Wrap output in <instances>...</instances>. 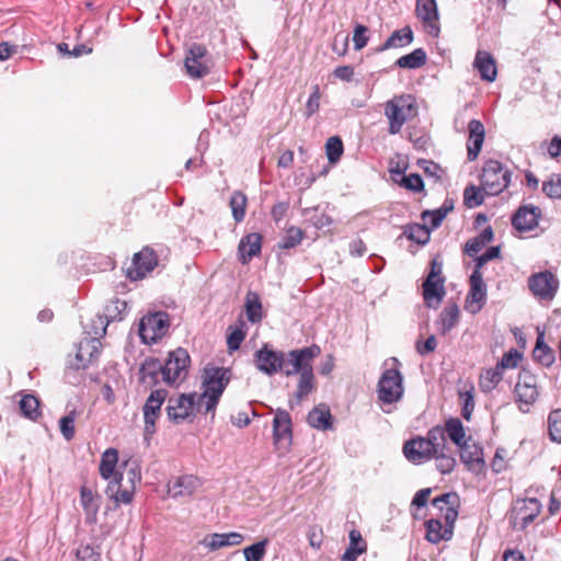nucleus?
Masks as SVG:
<instances>
[{
  "label": "nucleus",
  "mask_w": 561,
  "mask_h": 561,
  "mask_svg": "<svg viewBox=\"0 0 561 561\" xmlns=\"http://www.w3.org/2000/svg\"><path fill=\"white\" fill-rule=\"evenodd\" d=\"M247 196L242 192H234L230 197V207L236 221L243 220L245 215Z\"/></svg>",
  "instance_id": "48"
},
{
  "label": "nucleus",
  "mask_w": 561,
  "mask_h": 561,
  "mask_svg": "<svg viewBox=\"0 0 561 561\" xmlns=\"http://www.w3.org/2000/svg\"><path fill=\"white\" fill-rule=\"evenodd\" d=\"M195 394H180L168 400L167 414L174 423H181L187 419L195 405Z\"/></svg>",
  "instance_id": "17"
},
{
  "label": "nucleus",
  "mask_w": 561,
  "mask_h": 561,
  "mask_svg": "<svg viewBox=\"0 0 561 561\" xmlns=\"http://www.w3.org/2000/svg\"><path fill=\"white\" fill-rule=\"evenodd\" d=\"M448 211H449V208H446V203H445L440 208H438L436 210H425L422 214V219L424 221H430L432 225V228L435 229L442 224L444 218L447 216Z\"/></svg>",
  "instance_id": "56"
},
{
  "label": "nucleus",
  "mask_w": 561,
  "mask_h": 561,
  "mask_svg": "<svg viewBox=\"0 0 561 561\" xmlns=\"http://www.w3.org/2000/svg\"><path fill=\"white\" fill-rule=\"evenodd\" d=\"M469 138L467 142L468 160L473 161L479 156L484 137L485 129L483 124L478 119H471L468 124Z\"/></svg>",
  "instance_id": "25"
},
{
  "label": "nucleus",
  "mask_w": 561,
  "mask_h": 561,
  "mask_svg": "<svg viewBox=\"0 0 561 561\" xmlns=\"http://www.w3.org/2000/svg\"><path fill=\"white\" fill-rule=\"evenodd\" d=\"M191 363L190 355L186 350L179 347L169 354L163 368V382L169 386L182 382L187 374Z\"/></svg>",
  "instance_id": "6"
},
{
  "label": "nucleus",
  "mask_w": 561,
  "mask_h": 561,
  "mask_svg": "<svg viewBox=\"0 0 561 561\" xmlns=\"http://www.w3.org/2000/svg\"><path fill=\"white\" fill-rule=\"evenodd\" d=\"M432 459H435L436 468L443 474L450 473L456 466L454 453L449 447L443 448L442 451L434 453Z\"/></svg>",
  "instance_id": "39"
},
{
  "label": "nucleus",
  "mask_w": 561,
  "mask_h": 561,
  "mask_svg": "<svg viewBox=\"0 0 561 561\" xmlns=\"http://www.w3.org/2000/svg\"><path fill=\"white\" fill-rule=\"evenodd\" d=\"M533 354L534 358L546 367L551 366L554 362V352L543 343L541 336L537 339Z\"/></svg>",
  "instance_id": "45"
},
{
  "label": "nucleus",
  "mask_w": 561,
  "mask_h": 561,
  "mask_svg": "<svg viewBox=\"0 0 561 561\" xmlns=\"http://www.w3.org/2000/svg\"><path fill=\"white\" fill-rule=\"evenodd\" d=\"M434 449V453L442 451L443 448L448 447L446 443L445 428L435 426L427 432L426 437H423Z\"/></svg>",
  "instance_id": "46"
},
{
  "label": "nucleus",
  "mask_w": 561,
  "mask_h": 561,
  "mask_svg": "<svg viewBox=\"0 0 561 561\" xmlns=\"http://www.w3.org/2000/svg\"><path fill=\"white\" fill-rule=\"evenodd\" d=\"M416 114L415 100L411 94L393 96L385 104V116L389 122V134L400 133L405 122Z\"/></svg>",
  "instance_id": "2"
},
{
  "label": "nucleus",
  "mask_w": 561,
  "mask_h": 561,
  "mask_svg": "<svg viewBox=\"0 0 561 561\" xmlns=\"http://www.w3.org/2000/svg\"><path fill=\"white\" fill-rule=\"evenodd\" d=\"M474 68L478 69L482 80L493 82L496 79V65L490 53L479 50L474 58Z\"/></svg>",
  "instance_id": "28"
},
{
  "label": "nucleus",
  "mask_w": 561,
  "mask_h": 561,
  "mask_svg": "<svg viewBox=\"0 0 561 561\" xmlns=\"http://www.w3.org/2000/svg\"><path fill=\"white\" fill-rule=\"evenodd\" d=\"M255 367L266 374L273 376L280 371L284 364V353L273 350L268 344H264L254 353Z\"/></svg>",
  "instance_id": "12"
},
{
  "label": "nucleus",
  "mask_w": 561,
  "mask_h": 561,
  "mask_svg": "<svg viewBox=\"0 0 561 561\" xmlns=\"http://www.w3.org/2000/svg\"><path fill=\"white\" fill-rule=\"evenodd\" d=\"M163 380V368L159 359H146L139 370V381L147 388H152Z\"/></svg>",
  "instance_id": "27"
},
{
  "label": "nucleus",
  "mask_w": 561,
  "mask_h": 561,
  "mask_svg": "<svg viewBox=\"0 0 561 561\" xmlns=\"http://www.w3.org/2000/svg\"><path fill=\"white\" fill-rule=\"evenodd\" d=\"M416 15L423 22L426 32L437 37L439 35V18L436 0H416Z\"/></svg>",
  "instance_id": "16"
},
{
  "label": "nucleus",
  "mask_w": 561,
  "mask_h": 561,
  "mask_svg": "<svg viewBox=\"0 0 561 561\" xmlns=\"http://www.w3.org/2000/svg\"><path fill=\"white\" fill-rule=\"evenodd\" d=\"M408 238L419 244H425L430 240V230L421 225H414L407 231Z\"/></svg>",
  "instance_id": "57"
},
{
  "label": "nucleus",
  "mask_w": 561,
  "mask_h": 561,
  "mask_svg": "<svg viewBox=\"0 0 561 561\" xmlns=\"http://www.w3.org/2000/svg\"><path fill=\"white\" fill-rule=\"evenodd\" d=\"M400 184L412 192H421L424 188L423 180L416 173L402 176Z\"/></svg>",
  "instance_id": "61"
},
{
  "label": "nucleus",
  "mask_w": 561,
  "mask_h": 561,
  "mask_svg": "<svg viewBox=\"0 0 561 561\" xmlns=\"http://www.w3.org/2000/svg\"><path fill=\"white\" fill-rule=\"evenodd\" d=\"M320 347L312 345L284 353V364L280 371L286 376L301 375L305 367H312L311 360L320 354Z\"/></svg>",
  "instance_id": "7"
},
{
  "label": "nucleus",
  "mask_w": 561,
  "mask_h": 561,
  "mask_svg": "<svg viewBox=\"0 0 561 561\" xmlns=\"http://www.w3.org/2000/svg\"><path fill=\"white\" fill-rule=\"evenodd\" d=\"M304 237L305 233L300 228L291 226L286 230L280 242L278 243V247L284 250L295 248L296 245L300 244Z\"/></svg>",
  "instance_id": "47"
},
{
  "label": "nucleus",
  "mask_w": 561,
  "mask_h": 561,
  "mask_svg": "<svg viewBox=\"0 0 561 561\" xmlns=\"http://www.w3.org/2000/svg\"><path fill=\"white\" fill-rule=\"evenodd\" d=\"M201 486V481L197 477L185 474L178 477L174 481L168 484V493L171 497L192 496Z\"/></svg>",
  "instance_id": "23"
},
{
  "label": "nucleus",
  "mask_w": 561,
  "mask_h": 561,
  "mask_svg": "<svg viewBox=\"0 0 561 561\" xmlns=\"http://www.w3.org/2000/svg\"><path fill=\"white\" fill-rule=\"evenodd\" d=\"M548 430L551 439L561 443V409L550 412L548 416Z\"/></svg>",
  "instance_id": "52"
},
{
  "label": "nucleus",
  "mask_w": 561,
  "mask_h": 561,
  "mask_svg": "<svg viewBox=\"0 0 561 561\" xmlns=\"http://www.w3.org/2000/svg\"><path fill=\"white\" fill-rule=\"evenodd\" d=\"M481 188L476 187L473 185L466 187L463 193L465 204L468 207H476L483 203V195L481 193Z\"/></svg>",
  "instance_id": "58"
},
{
  "label": "nucleus",
  "mask_w": 561,
  "mask_h": 561,
  "mask_svg": "<svg viewBox=\"0 0 561 561\" xmlns=\"http://www.w3.org/2000/svg\"><path fill=\"white\" fill-rule=\"evenodd\" d=\"M127 312V304L124 300L115 299L111 300L104 308L102 317L110 323L112 321L123 320Z\"/></svg>",
  "instance_id": "43"
},
{
  "label": "nucleus",
  "mask_w": 561,
  "mask_h": 561,
  "mask_svg": "<svg viewBox=\"0 0 561 561\" xmlns=\"http://www.w3.org/2000/svg\"><path fill=\"white\" fill-rule=\"evenodd\" d=\"M325 151L331 163L337 162L343 153L342 140L336 136L330 137L325 145Z\"/></svg>",
  "instance_id": "53"
},
{
  "label": "nucleus",
  "mask_w": 561,
  "mask_h": 561,
  "mask_svg": "<svg viewBox=\"0 0 561 561\" xmlns=\"http://www.w3.org/2000/svg\"><path fill=\"white\" fill-rule=\"evenodd\" d=\"M167 397L168 391L165 389H156L151 391V393L147 398L142 408L146 434L154 433L156 421L159 419L161 414V407L165 401Z\"/></svg>",
  "instance_id": "13"
},
{
  "label": "nucleus",
  "mask_w": 561,
  "mask_h": 561,
  "mask_svg": "<svg viewBox=\"0 0 561 561\" xmlns=\"http://www.w3.org/2000/svg\"><path fill=\"white\" fill-rule=\"evenodd\" d=\"M500 256V247L489 248L482 255L476 260L474 271H481V267L489 261Z\"/></svg>",
  "instance_id": "64"
},
{
  "label": "nucleus",
  "mask_w": 561,
  "mask_h": 561,
  "mask_svg": "<svg viewBox=\"0 0 561 561\" xmlns=\"http://www.w3.org/2000/svg\"><path fill=\"white\" fill-rule=\"evenodd\" d=\"M219 399H220V397L213 396V394H209L208 392L204 391L202 394H199L197 397V401H195V405H197V408L199 410H202L204 408L205 413H211L214 415L215 409L218 404Z\"/></svg>",
  "instance_id": "55"
},
{
  "label": "nucleus",
  "mask_w": 561,
  "mask_h": 561,
  "mask_svg": "<svg viewBox=\"0 0 561 561\" xmlns=\"http://www.w3.org/2000/svg\"><path fill=\"white\" fill-rule=\"evenodd\" d=\"M486 300V286L481 271H473L470 276V290L466 299V309L471 313L479 312Z\"/></svg>",
  "instance_id": "15"
},
{
  "label": "nucleus",
  "mask_w": 561,
  "mask_h": 561,
  "mask_svg": "<svg viewBox=\"0 0 561 561\" xmlns=\"http://www.w3.org/2000/svg\"><path fill=\"white\" fill-rule=\"evenodd\" d=\"M368 28L363 24H357L354 28L353 42L356 50L363 49L368 43Z\"/></svg>",
  "instance_id": "62"
},
{
  "label": "nucleus",
  "mask_w": 561,
  "mask_h": 561,
  "mask_svg": "<svg viewBox=\"0 0 561 561\" xmlns=\"http://www.w3.org/2000/svg\"><path fill=\"white\" fill-rule=\"evenodd\" d=\"M101 353V342L96 337H85L79 345L76 358L71 362L75 369H84L93 359L98 358Z\"/></svg>",
  "instance_id": "20"
},
{
  "label": "nucleus",
  "mask_w": 561,
  "mask_h": 561,
  "mask_svg": "<svg viewBox=\"0 0 561 561\" xmlns=\"http://www.w3.org/2000/svg\"><path fill=\"white\" fill-rule=\"evenodd\" d=\"M457 501L456 494L446 493L433 500L432 504L442 512L445 520L443 525L438 518H431L425 523V538L432 543H438L442 540H449L453 537L454 524L458 512L455 507Z\"/></svg>",
  "instance_id": "1"
},
{
  "label": "nucleus",
  "mask_w": 561,
  "mask_h": 561,
  "mask_svg": "<svg viewBox=\"0 0 561 561\" xmlns=\"http://www.w3.org/2000/svg\"><path fill=\"white\" fill-rule=\"evenodd\" d=\"M39 402L37 398L32 394L24 396L20 401V410L22 414L28 419H36L39 414L38 412Z\"/></svg>",
  "instance_id": "50"
},
{
  "label": "nucleus",
  "mask_w": 561,
  "mask_h": 561,
  "mask_svg": "<svg viewBox=\"0 0 561 561\" xmlns=\"http://www.w3.org/2000/svg\"><path fill=\"white\" fill-rule=\"evenodd\" d=\"M511 172L501 162L489 160L481 173V186L488 195H497L508 186Z\"/></svg>",
  "instance_id": "3"
},
{
  "label": "nucleus",
  "mask_w": 561,
  "mask_h": 561,
  "mask_svg": "<svg viewBox=\"0 0 561 561\" xmlns=\"http://www.w3.org/2000/svg\"><path fill=\"white\" fill-rule=\"evenodd\" d=\"M403 454L410 462L421 465L433 458L434 449L423 437L417 436L404 443Z\"/></svg>",
  "instance_id": "18"
},
{
  "label": "nucleus",
  "mask_w": 561,
  "mask_h": 561,
  "mask_svg": "<svg viewBox=\"0 0 561 561\" xmlns=\"http://www.w3.org/2000/svg\"><path fill=\"white\" fill-rule=\"evenodd\" d=\"M245 312L248 320L252 323L262 320V304L256 293L249 291L245 297Z\"/></svg>",
  "instance_id": "41"
},
{
  "label": "nucleus",
  "mask_w": 561,
  "mask_h": 561,
  "mask_svg": "<svg viewBox=\"0 0 561 561\" xmlns=\"http://www.w3.org/2000/svg\"><path fill=\"white\" fill-rule=\"evenodd\" d=\"M230 380V371L224 367H206L203 375V388L209 394L221 397Z\"/></svg>",
  "instance_id": "14"
},
{
  "label": "nucleus",
  "mask_w": 561,
  "mask_h": 561,
  "mask_svg": "<svg viewBox=\"0 0 561 561\" xmlns=\"http://www.w3.org/2000/svg\"><path fill=\"white\" fill-rule=\"evenodd\" d=\"M543 193L550 198H561V175L553 174L542 184Z\"/></svg>",
  "instance_id": "54"
},
{
  "label": "nucleus",
  "mask_w": 561,
  "mask_h": 561,
  "mask_svg": "<svg viewBox=\"0 0 561 561\" xmlns=\"http://www.w3.org/2000/svg\"><path fill=\"white\" fill-rule=\"evenodd\" d=\"M77 419V411L71 410L67 415L59 420V430L66 440H71L75 437V422Z\"/></svg>",
  "instance_id": "51"
},
{
  "label": "nucleus",
  "mask_w": 561,
  "mask_h": 561,
  "mask_svg": "<svg viewBox=\"0 0 561 561\" xmlns=\"http://www.w3.org/2000/svg\"><path fill=\"white\" fill-rule=\"evenodd\" d=\"M244 536L237 531L225 534H211L206 536L201 543L209 551H216L226 547L239 546L243 542Z\"/></svg>",
  "instance_id": "24"
},
{
  "label": "nucleus",
  "mask_w": 561,
  "mask_h": 561,
  "mask_svg": "<svg viewBox=\"0 0 561 561\" xmlns=\"http://www.w3.org/2000/svg\"><path fill=\"white\" fill-rule=\"evenodd\" d=\"M413 41V32L410 26H404L394 31L388 39L377 48V51H385L390 48L404 47Z\"/></svg>",
  "instance_id": "32"
},
{
  "label": "nucleus",
  "mask_w": 561,
  "mask_h": 561,
  "mask_svg": "<svg viewBox=\"0 0 561 561\" xmlns=\"http://www.w3.org/2000/svg\"><path fill=\"white\" fill-rule=\"evenodd\" d=\"M308 423L311 427L325 431L332 425V416L327 405L320 404L314 407L308 414Z\"/></svg>",
  "instance_id": "33"
},
{
  "label": "nucleus",
  "mask_w": 561,
  "mask_h": 561,
  "mask_svg": "<svg viewBox=\"0 0 561 561\" xmlns=\"http://www.w3.org/2000/svg\"><path fill=\"white\" fill-rule=\"evenodd\" d=\"M520 359L522 354L517 350L512 348L511 351L503 355V357L501 358L496 366L500 367L502 370L515 368L517 367Z\"/></svg>",
  "instance_id": "59"
},
{
  "label": "nucleus",
  "mask_w": 561,
  "mask_h": 561,
  "mask_svg": "<svg viewBox=\"0 0 561 561\" xmlns=\"http://www.w3.org/2000/svg\"><path fill=\"white\" fill-rule=\"evenodd\" d=\"M460 451L461 461L469 468L474 469L477 466L483 462L482 450L476 444L470 445L469 443L458 447Z\"/></svg>",
  "instance_id": "37"
},
{
  "label": "nucleus",
  "mask_w": 561,
  "mask_h": 561,
  "mask_svg": "<svg viewBox=\"0 0 561 561\" xmlns=\"http://www.w3.org/2000/svg\"><path fill=\"white\" fill-rule=\"evenodd\" d=\"M493 230L491 227L484 228L479 236L467 241L465 251L468 255H474L482 250V248L492 241Z\"/></svg>",
  "instance_id": "40"
},
{
  "label": "nucleus",
  "mask_w": 561,
  "mask_h": 561,
  "mask_svg": "<svg viewBox=\"0 0 561 561\" xmlns=\"http://www.w3.org/2000/svg\"><path fill=\"white\" fill-rule=\"evenodd\" d=\"M123 481L117 484H108L106 494L114 499L116 503L129 504L134 496V490L131 486H124Z\"/></svg>",
  "instance_id": "42"
},
{
  "label": "nucleus",
  "mask_w": 561,
  "mask_h": 561,
  "mask_svg": "<svg viewBox=\"0 0 561 561\" xmlns=\"http://www.w3.org/2000/svg\"><path fill=\"white\" fill-rule=\"evenodd\" d=\"M268 545V539H263L243 549L245 561H262Z\"/></svg>",
  "instance_id": "49"
},
{
  "label": "nucleus",
  "mask_w": 561,
  "mask_h": 561,
  "mask_svg": "<svg viewBox=\"0 0 561 561\" xmlns=\"http://www.w3.org/2000/svg\"><path fill=\"white\" fill-rule=\"evenodd\" d=\"M445 296L444 279H425L423 283V297L430 308H437Z\"/></svg>",
  "instance_id": "29"
},
{
  "label": "nucleus",
  "mask_w": 561,
  "mask_h": 561,
  "mask_svg": "<svg viewBox=\"0 0 561 561\" xmlns=\"http://www.w3.org/2000/svg\"><path fill=\"white\" fill-rule=\"evenodd\" d=\"M426 62V54L422 48H416L412 53L397 59L396 66L404 69H417Z\"/></svg>",
  "instance_id": "38"
},
{
  "label": "nucleus",
  "mask_w": 561,
  "mask_h": 561,
  "mask_svg": "<svg viewBox=\"0 0 561 561\" xmlns=\"http://www.w3.org/2000/svg\"><path fill=\"white\" fill-rule=\"evenodd\" d=\"M273 432H274V439L276 443H278L280 439L290 440L291 420H290V415L285 410L278 409L275 412V416L273 420Z\"/></svg>",
  "instance_id": "31"
},
{
  "label": "nucleus",
  "mask_w": 561,
  "mask_h": 561,
  "mask_svg": "<svg viewBox=\"0 0 561 561\" xmlns=\"http://www.w3.org/2000/svg\"><path fill=\"white\" fill-rule=\"evenodd\" d=\"M503 379V370L495 366L494 368L486 369L480 376V387L484 392L493 390L499 382Z\"/></svg>",
  "instance_id": "44"
},
{
  "label": "nucleus",
  "mask_w": 561,
  "mask_h": 561,
  "mask_svg": "<svg viewBox=\"0 0 561 561\" xmlns=\"http://www.w3.org/2000/svg\"><path fill=\"white\" fill-rule=\"evenodd\" d=\"M314 376L312 367H305V370L299 375L297 390L294 394L296 402L299 403L313 390Z\"/></svg>",
  "instance_id": "35"
},
{
  "label": "nucleus",
  "mask_w": 561,
  "mask_h": 561,
  "mask_svg": "<svg viewBox=\"0 0 561 561\" xmlns=\"http://www.w3.org/2000/svg\"><path fill=\"white\" fill-rule=\"evenodd\" d=\"M514 393L516 401L519 403V410L522 412H528L529 407L533 405L539 397L536 376L527 370L520 371Z\"/></svg>",
  "instance_id": "10"
},
{
  "label": "nucleus",
  "mask_w": 561,
  "mask_h": 561,
  "mask_svg": "<svg viewBox=\"0 0 561 561\" xmlns=\"http://www.w3.org/2000/svg\"><path fill=\"white\" fill-rule=\"evenodd\" d=\"M320 88L318 84L313 85L312 93L310 94L307 104H306V112L307 116H311L314 114L319 107H320Z\"/></svg>",
  "instance_id": "63"
},
{
  "label": "nucleus",
  "mask_w": 561,
  "mask_h": 561,
  "mask_svg": "<svg viewBox=\"0 0 561 561\" xmlns=\"http://www.w3.org/2000/svg\"><path fill=\"white\" fill-rule=\"evenodd\" d=\"M184 66L186 73L193 79H202L210 72V60L205 46L192 44L185 55Z\"/></svg>",
  "instance_id": "9"
},
{
  "label": "nucleus",
  "mask_w": 561,
  "mask_h": 561,
  "mask_svg": "<svg viewBox=\"0 0 561 561\" xmlns=\"http://www.w3.org/2000/svg\"><path fill=\"white\" fill-rule=\"evenodd\" d=\"M541 217V209L533 205L520 206L512 217L513 227L519 232L534 230Z\"/></svg>",
  "instance_id": "19"
},
{
  "label": "nucleus",
  "mask_w": 561,
  "mask_h": 561,
  "mask_svg": "<svg viewBox=\"0 0 561 561\" xmlns=\"http://www.w3.org/2000/svg\"><path fill=\"white\" fill-rule=\"evenodd\" d=\"M403 396V377L397 368L386 369L378 381L377 397L382 405H390Z\"/></svg>",
  "instance_id": "4"
},
{
  "label": "nucleus",
  "mask_w": 561,
  "mask_h": 561,
  "mask_svg": "<svg viewBox=\"0 0 561 561\" xmlns=\"http://www.w3.org/2000/svg\"><path fill=\"white\" fill-rule=\"evenodd\" d=\"M262 238L259 233H250L243 237L239 243V254L243 264L252 260L261 252Z\"/></svg>",
  "instance_id": "30"
},
{
  "label": "nucleus",
  "mask_w": 561,
  "mask_h": 561,
  "mask_svg": "<svg viewBox=\"0 0 561 561\" xmlns=\"http://www.w3.org/2000/svg\"><path fill=\"white\" fill-rule=\"evenodd\" d=\"M118 462V451L115 448L106 449L102 456L99 466L100 476L104 480H108L111 484H117L119 481H124V473L116 471Z\"/></svg>",
  "instance_id": "22"
},
{
  "label": "nucleus",
  "mask_w": 561,
  "mask_h": 561,
  "mask_svg": "<svg viewBox=\"0 0 561 561\" xmlns=\"http://www.w3.org/2000/svg\"><path fill=\"white\" fill-rule=\"evenodd\" d=\"M459 308L456 305H450L444 308L439 316L438 330L440 334H447L459 321Z\"/></svg>",
  "instance_id": "36"
},
{
  "label": "nucleus",
  "mask_w": 561,
  "mask_h": 561,
  "mask_svg": "<svg viewBox=\"0 0 561 561\" xmlns=\"http://www.w3.org/2000/svg\"><path fill=\"white\" fill-rule=\"evenodd\" d=\"M170 320L164 311L144 316L139 323V336L145 344H153L161 340L169 330Z\"/></svg>",
  "instance_id": "5"
},
{
  "label": "nucleus",
  "mask_w": 561,
  "mask_h": 561,
  "mask_svg": "<svg viewBox=\"0 0 561 561\" xmlns=\"http://www.w3.org/2000/svg\"><path fill=\"white\" fill-rule=\"evenodd\" d=\"M444 428L446 436H448L457 447H462V445L469 443L466 438L463 424L459 419L451 417L447 420Z\"/></svg>",
  "instance_id": "34"
},
{
  "label": "nucleus",
  "mask_w": 561,
  "mask_h": 561,
  "mask_svg": "<svg viewBox=\"0 0 561 561\" xmlns=\"http://www.w3.org/2000/svg\"><path fill=\"white\" fill-rule=\"evenodd\" d=\"M158 263L157 255L149 248H144L140 252L136 253L133 259V267L128 271V276L131 279L144 278L151 272Z\"/></svg>",
  "instance_id": "21"
},
{
  "label": "nucleus",
  "mask_w": 561,
  "mask_h": 561,
  "mask_svg": "<svg viewBox=\"0 0 561 561\" xmlns=\"http://www.w3.org/2000/svg\"><path fill=\"white\" fill-rule=\"evenodd\" d=\"M528 287L536 298L550 301L558 291L559 279L550 271H543L528 278Z\"/></svg>",
  "instance_id": "11"
},
{
  "label": "nucleus",
  "mask_w": 561,
  "mask_h": 561,
  "mask_svg": "<svg viewBox=\"0 0 561 561\" xmlns=\"http://www.w3.org/2000/svg\"><path fill=\"white\" fill-rule=\"evenodd\" d=\"M91 321L92 324L90 329L87 331V333L91 335V337H96L100 340V337H102L106 333V328L110 323L101 314H98Z\"/></svg>",
  "instance_id": "60"
},
{
  "label": "nucleus",
  "mask_w": 561,
  "mask_h": 561,
  "mask_svg": "<svg viewBox=\"0 0 561 561\" xmlns=\"http://www.w3.org/2000/svg\"><path fill=\"white\" fill-rule=\"evenodd\" d=\"M541 504L537 499L516 500L510 513V524L514 529H525L539 515Z\"/></svg>",
  "instance_id": "8"
},
{
  "label": "nucleus",
  "mask_w": 561,
  "mask_h": 561,
  "mask_svg": "<svg viewBox=\"0 0 561 561\" xmlns=\"http://www.w3.org/2000/svg\"><path fill=\"white\" fill-rule=\"evenodd\" d=\"M80 504L84 511L85 522L88 524L96 523L101 496L87 485H82L80 488Z\"/></svg>",
  "instance_id": "26"
}]
</instances>
